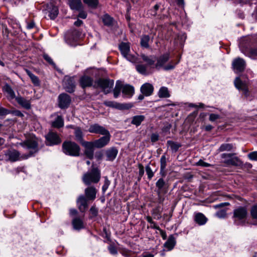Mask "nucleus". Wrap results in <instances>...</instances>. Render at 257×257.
<instances>
[{
	"label": "nucleus",
	"mask_w": 257,
	"mask_h": 257,
	"mask_svg": "<svg viewBox=\"0 0 257 257\" xmlns=\"http://www.w3.org/2000/svg\"><path fill=\"white\" fill-rule=\"evenodd\" d=\"M153 215L156 216L158 219L161 218V208L160 206H157L156 208L152 210Z\"/></svg>",
	"instance_id": "45"
},
{
	"label": "nucleus",
	"mask_w": 257,
	"mask_h": 257,
	"mask_svg": "<svg viewBox=\"0 0 257 257\" xmlns=\"http://www.w3.org/2000/svg\"><path fill=\"white\" fill-rule=\"evenodd\" d=\"M75 82L73 77L66 76L63 80V85L65 90L70 93L74 91Z\"/></svg>",
	"instance_id": "15"
},
{
	"label": "nucleus",
	"mask_w": 257,
	"mask_h": 257,
	"mask_svg": "<svg viewBox=\"0 0 257 257\" xmlns=\"http://www.w3.org/2000/svg\"><path fill=\"white\" fill-rule=\"evenodd\" d=\"M248 79H244L243 76L236 77L234 81L235 87L239 90L242 91L246 96L248 95Z\"/></svg>",
	"instance_id": "8"
},
{
	"label": "nucleus",
	"mask_w": 257,
	"mask_h": 257,
	"mask_svg": "<svg viewBox=\"0 0 257 257\" xmlns=\"http://www.w3.org/2000/svg\"><path fill=\"white\" fill-rule=\"evenodd\" d=\"M137 71L143 75H147L151 72L148 70V66L144 64H137L136 66Z\"/></svg>",
	"instance_id": "32"
},
{
	"label": "nucleus",
	"mask_w": 257,
	"mask_h": 257,
	"mask_svg": "<svg viewBox=\"0 0 257 257\" xmlns=\"http://www.w3.org/2000/svg\"><path fill=\"white\" fill-rule=\"evenodd\" d=\"M189 106L195 108H203L204 106V104L202 103H199L198 104L190 103Z\"/></svg>",
	"instance_id": "59"
},
{
	"label": "nucleus",
	"mask_w": 257,
	"mask_h": 257,
	"mask_svg": "<svg viewBox=\"0 0 257 257\" xmlns=\"http://www.w3.org/2000/svg\"><path fill=\"white\" fill-rule=\"evenodd\" d=\"M179 60L175 63L173 61H171L168 65L164 66L163 69L166 71L172 70L175 67V66L179 63Z\"/></svg>",
	"instance_id": "44"
},
{
	"label": "nucleus",
	"mask_w": 257,
	"mask_h": 257,
	"mask_svg": "<svg viewBox=\"0 0 257 257\" xmlns=\"http://www.w3.org/2000/svg\"><path fill=\"white\" fill-rule=\"evenodd\" d=\"M186 39V36L184 33H180L178 36V39L179 40V44L181 47H182L184 45V43Z\"/></svg>",
	"instance_id": "49"
},
{
	"label": "nucleus",
	"mask_w": 257,
	"mask_h": 257,
	"mask_svg": "<svg viewBox=\"0 0 257 257\" xmlns=\"http://www.w3.org/2000/svg\"><path fill=\"white\" fill-rule=\"evenodd\" d=\"M69 6L73 10H80L83 8L81 0H69Z\"/></svg>",
	"instance_id": "31"
},
{
	"label": "nucleus",
	"mask_w": 257,
	"mask_h": 257,
	"mask_svg": "<svg viewBox=\"0 0 257 257\" xmlns=\"http://www.w3.org/2000/svg\"><path fill=\"white\" fill-rule=\"evenodd\" d=\"M158 95L160 98H168L170 96L169 90L166 87H161L159 89Z\"/></svg>",
	"instance_id": "34"
},
{
	"label": "nucleus",
	"mask_w": 257,
	"mask_h": 257,
	"mask_svg": "<svg viewBox=\"0 0 257 257\" xmlns=\"http://www.w3.org/2000/svg\"><path fill=\"white\" fill-rule=\"evenodd\" d=\"M150 41V37L148 35H144L143 36L141 40V46L145 48H148L149 42Z\"/></svg>",
	"instance_id": "40"
},
{
	"label": "nucleus",
	"mask_w": 257,
	"mask_h": 257,
	"mask_svg": "<svg viewBox=\"0 0 257 257\" xmlns=\"http://www.w3.org/2000/svg\"><path fill=\"white\" fill-rule=\"evenodd\" d=\"M90 211L93 216H96L97 215V210L95 207H91L90 209Z\"/></svg>",
	"instance_id": "62"
},
{
	"label": "nucleus",
	"mask_w": 257,
	"mask_h": 257,
	"mask_svg": "<svg viewBox=\"0 0 257 257\" xmlns=\"http://www.w3.org/2000/svg\"><path fill=\"white\" fill-rule=\"evenodd\" d=\"M240 50L245 56L253 60H257V35L243 37L239 42Z\"/></svg>",
	"instance_id": "1"
},
{
	"label": "nucleus",
	"mask_w": 257,
	"mask_h": 257,
	"mask_svg": "<svg viewBox=\"0 0 257 257\" xmlns=\"http://www.w3.org/2000/svg\"><path fill=\"white\" fill-rule=\"evenodd\" d=\"M220 118H221L220 115L219 114L211 113L209 114V119L210 121L213 122Z\"/></svg>",
	"instance_id": "53"
},
{
	"label": "nucleus",
	"mask_w": 257,
	"mask_h": 257,
	"mask_svg": "<svg viewBox=\"0 0 257 257\" xmlns=\"http://www.w3.org/2000/svg\"><path fill=\"white\" fill-rule=\"evenodd\" d=\"M170 58V55L167 53L160 56L157 60V62L156 64V67L160 68L161 67H164V65L167 62Z\"/></svg>",
	"instance_id": "26"
},
{
	"label": "nucleus",
	"mask_w": 257,
	"mask_h": 257,
	"mask_svg": "<svg viewBox=\"0 0 257 257\" xmlns=\"http://www.w3.org/2000/svg\"><path fill=\"white\" fill-rule=\"evenodd\" d=\"M100 178V172L97 168H93L90 172H88L84 174L83 176V181L86 185H89L91 183H97Z\"/></svg>",
	"instance_id": "5"
},
{
	"label": "nucleus",
	"mask_w": 257,
	"mask_h": 257,
	"mask_svg": "<svg viewBox=\"0 0 257 257\" xmlns=\"http://www.w3.org/2000/svg\"><path fill=\"white\" fill-rule=\"evenodd\" d=\"M45 138L46 143L48 146L56 145L61 142V140L59 135L53 132H50Z\"/></svg>",
	"instance_id": "9"
},
{
	"label": "nucleus",
	"mask_w": 257,
	"mask_h": 257,
	"mask_svg": "<svg viewBox=\"0 0 257 257\" xmlns=\"http://www.w3.org/2000/svg\"><path fill=\"white\" fill-rule=\"evenodd\" d=\"M167 145L171 149L172 152H176L180 147H181V145L178 143L173 142L172 141H168Z\"/></svg>",
	"instance_id": "36"
},
{
	"label": "nucleus",
	"mask_w": 257,
	"mask_h": 257,
	"mask_svg": "<svg viewBox=\"0 0 257 257\" xmlns=\"http://www.w3.org/2000/svg\"><path fill=\"white\" fill-rule=\"evenodd\" d=\"M161 162V173L165 170L166 167V158L165 155H163L160 159Z\"/></svg>",
	"instance_id": "48"
},
{
	"label": "nucleus",
	"mask_w": 257,
	"mask_h": 257,
	"mask_svg": "<svg viewBox=\"0 0 257 257\" xmlns=\"http://www.w3.org/2000/svg\"><path fill=\"white\" fill-rule=\"evenodd\" d=\"M165 181L163 178H160L156 183V186L158 188L157 191H160L165 185Z\"/></svg>",
	"instance_id": "46"
},
{
	"label": "nucleus",
	"mask_w": 257,
	"mask_h": 257,
	"mask_svg": "<svg viewBox=\"0 0 257 257\" xmlns=\"http://www.w3.org/2000/svg\"><path fill=\"white\" fill-rule=\"evenodd\" d=\"M3 91L7 94V97L9 100H13L17 98L15 93L12 87L8 84L3 87Z\"/></svg>",
	"instance_id": "25"
},
{
	"label": "nucleus",
	"mask_w": 257,
	"mask_h": 257,
	"mask_svg": "<svg viewBox=\"0 0 257 257\" xmlns=\"http://www.w3.org/2000/svg\"><path fill=\"white\" fill-rule=\"evenodd\" d=\"M78 17L84 19L87 17V14L84 11H81L79 14Z\"/></svg>",
	"instance_id": "64"
},
{
	"label": "nucleus",
	"mask_w": 257,
	"mask_h": 257,
	"mask_svg": "<svg viewBox=\"0 0 257 257\" xmlns=\"http://www.w3.org/2000/svg\"><path fill=\"white\" fill-rule=\"evenodd\" d=\"M158 194V201L159 203H162L165 199V198L161 195L160 191H157Z\"/></svg>",
	"instance_id": "60"
},
{
	"label": "nucleus",
	"mask_w": 257,
	"mask_h": 257,
	"mask_svg": "<svg viewBox=\"0 0 257 257\" xmlns=\"http://www.w3.org/2000/svg\"><path fill=\"white\" fill-rule=\"evenodd\" d=\"M87 200L88 199L83 195H80L78 197L77 203L79 209L81 212H83L87 209L88 207Z\"/></svg>",
	"instance_id": "20"
},
{
	"label": "nucleus",
	"mask_w": 257,
	"mask_h": 257,
	"mask_svg": "<svg viewBox=\"0 0 257 257\" xmlns=\"http://www.w3.org/2000/svg\"><path fill=\"white\" fill-rule=\"evenodd\" d=\"M88 131L91 133L98 134L101 135L105 134L106 133L109 132L103 126L100 125L97 123H95L90 125L88 128Z\"/></svg>",
	"instance_id": "17"
},
{
	"label": "nucleus",
	"mask_w": 257,
	"mask_h": 257,
	"mask_svg": "<svg viewBox=\"0 0 257 257\" xmlns=\"http://www.w3.org/2000/svg\"><path fill=\"white\" fill-rule=\"evenodd\" d=\"M43 57L46 61H47L49 64H51L53 66H55V64L53 62L52 59L51 57L48 55L47 54H44Z\"/></svg>",
	"instance_id": "58"
},
{
	"label": "nucleus",
	"mask_w": 257,
	"mask_h": 257,
	"mask_svg": "<svg viewBox=\"0 0 257 257\" xmlns=\"http://www.w3.org/2000/svg\"><path fill=\"white\" fill-rule=\"evenodd\" d=\"M226 209H221L216 213V216L219 218H223L226 216Z\"/></svg>",
	"instance_id": "47"
},
{
	"label": "nucleus",
	"mask_w": 257,
	"mask_h": 257,
	"mask_svg": "<svg viewBox=\"0 0 257 257\" xmlns=\"http://www.w3.org/2000/svg\"><path fill=\"white\" fill-rule=\"evenodd\" d=\"M71 102V98L69 95L62 93L58 97V105L60 108L63 109L67 108Z\"/></svg>",
	"instance_id": "14"
},
{
	"label": "nucleus",
	"mask_w": 257,
	"mask_h": 257,
	"mask_svg": "<svg viewBox=\"0 0 257 257\" xmlns=\"http://www.w3.org/2000/svg\"><path fill=\"white\" fill-rule=\"evenodd\" d=\"M22 145L25 148L31 149L32 148V141L31 140H27L23 142Z\"/></svg>",
	"instance_id": "51"
},
{
	"label": "nucleus",
	"mask_w": 257,
	"mask_h": 257,
	"mask_svg": "<svg viewBox=\"0 0 257 257\" xmlns=\"http://www.w3.org/2000/svg\"><path fill=\"white\" fill-rule=\"evenodd\" d=\"M52 125L53 126L57 128L63 126L64 125V121L62 116H57L55 120L52 122Z\"/></svg>",
	"instance_id": "38"
},
{
	"label": "nucleus",
	"mask_w": 257,
	"mask_h": 257,
	"mask_svg": "<svg viewBox=\"0 0 257 257\" xmlns=\"http://www.w3.org/2000/svg\"><path fill=\"white\" fill-rule=\"evenodd\" d=\"M63 152L68 155L78 156L80 148L76 143L72 142H65L62 145Z\"/></svg>",
	"instance_id": "4"
},
{
	"label": "nucleus",
	"mask_w": 257,
	"mask_h": 257,
	"mask_svg": "<svg viewBox=\"0 0 257 257\" xmlns=\"http://www.w3.org/2000/svg\"><path fill=\"white\" fill-rule=\"evenodd\" d=\"M145 116L143 115H135L133 117L131 123L133 124L139 126L145 119Z\"/></svg>",
	"instance_id": "35"
},
{
	"label": "nucleus",
	"mask_w": 257,
	"mask_h": 257,
	"mask_svg": "<svg viewBox=\"0 0 257 257\" xmlns=\"http://www.w3.org/2000/svg\"><path fill=\"white\" fill-rule=\"evenodd\" d=\"M146 173L148 175V179L151 180L152 177L154 176V172H153L152 169L151 168L149 165H147L146 167Z\"/></svg>",
	"instance_id": "50"
},
{
	"label": "nucleus",
	"mask_w": 257,
	"mask_h": 257,
	"mask_svg": "<svg viewBox=\"0 0 257 257\" xmlns=\"http://www.w3.org/2000/svg\"><path fill=\"white\" fill-rule=\"evenodd\" d=\"M82 145L84 147V153L89 159H92L94 156V148L95 145L92 142H84Z\"/></svg>",
	"instance_id": "13"
},
{
	"label": "nucleus",
	"mask_w": 257,
	"mask_h": 257,
	"mask_svg": "<svg viewBox=\"0 0 257 257\" xmlns=\"http://www.w3.org/2000/svg\"><path fill=\"white\" fill-rule=\"evenodd\" d=\"M246 63L245 61L240 58L234 59L232 64V68L234 71L237 73L241 72L245 69Z\"/></svg>",
	"instance_id": "12"
},
{
	"label": "nucleus",
	"mask_w": 257,
	"mask_h": 257,
	"mask_svg": "<svg viewBox=\"0 0 257 257\" xmlns=\"http://www.w3.org/2000/svg\"><path fill=\"white\" fill-rule=\"evenodd\" d=\"M176 244L175 237L172 235H170L167 241L164 243V247L167 248L168 250H171Z\"/></svg>",
	"instance_id": "29"
},
{
	"label": "nucleus",
	"mask_w": 257,
	"mask_h": 257,
	"mask_svg": "<svg viewBox=\"0 0 257 257\" xmlns=\"http://www.w3.org/2000/svg\"><path fill=\"white\" fill-rule=\"evenodd\" d=\"M74 135L76 140L79 142L81 144H82V143H83L84 141H83V136L82 132L79 127L75 128Z\"/></svg>",
	"instance_id": "37"
},
{
	"label": "nucleus",
	"mask_w": 257,
	"mask_h": 257,
	"mask_svg": "<svg viewBox=\"0 0 257 257\" xmlns=\"http://www.w3.org/2000/svg\"><path fill=\"white\" fill-rule=\"evenodd\" d=\"M84 3L89 7L95 9L98 4V0H83Z\"/></svg>",
	"instance_id": "41"
},
{
	"label": "nucleus",
	"mask_w": 257,
	"mask_h": 257,
	"mask_svg": "<svg viewBox=\"0 0 257 257\" xmlns=\"http://www.w3.org/2000/svg\"><path fill=\"white\" fill-rule=\"evenodd\" d=\"M47 10L49 13L48 16L52 20L55 19L58 14V9L54 6L51 3L47 6Z\"/></svg>",
	"instance_id": "21"
},
{
	"label": "nucleus",
	"mask_w": 257,
	"mask_h": 257,
	"mask_svg": "<svg viewBox=\"0 0 257 257\" xmlns=\"http://www.w3.org/2000/svg\"><path fill=\"white\" fill-rule=\"evenodd\" d=\"M247 210L246 207L239 206L233 211V220L237 225H243L246 221Z\"/></svg>",
	"instance_id": "3"
},
{
	"label": "nucleus",
	"mask_w": 257,
	"mask_h": 257,
	"mask_svg": "<svg viewBox=\"0 0 257 257\" xmlns=\"http://www.w3.org/2000/svg\"><path fill=\"white\" fill-rule=\"evenodd\" d=\"M121 91L124 98H131L134 93V88L130 85H123L121 81L117 80L113 91L114 97L117 98Z\"/></svg>",
	"instance_id": "2"
},
{
	"label": "nucleus",
	"mask_w": 257,
	"mask_h": 257,
	"mask_svg": "<svg viewBox=\"0 0 257 257\" xmlns=\"http://www.w3.org/2000/svg\"><path fill=\"white\" fill-rule=\"evenodd\" d=\"M104 104L107 106L119 109H128L131 108L133 106L131 104H120L112 101H105Z\"/></svg>",
	"instance_id": "18"
},
{
	"label": "nucleus",
	"mask_w": 257,
	"mask_h": 257,
	"mask_svg": "<svg viewBox=\"0 0 257 257\" xmlns=\"http://www.w3.org/2000/svg\"><path fill=\"white\" fill-rule=\"evenodd\" d=\"M85 194L88 200H93L96 198V190L93 187H89L85 189Z\"/></svg>",
	"instance_id": "24"
},
{
	"label": "nucleus",
	"mask_w": 257,
	"mask_h": 257,
	"mask_svg": "<svg viewBox=\"0 0 257 257\" xmlns=\"http://www.w3.org/2000/svg\"><path fill=\"white\" fill-rule=\"evenodd\" d=\"M33 85L35 86H39L40 81L38 78L33 75Z\"/></svg>",
	"instance_id": "63"
},
{
	"label": "nucleus",
	"mask_w": 257,
	"mask_h": 257,
	"mask_svg": "<svg viewBox=\"0 0 257 257\" xmlns=\"http://www.w3.org/2000/svg\"><path fill=\"white\" fill-rule=\"evenodd\" d=\"M108 249L110 253L112 254L115 255L117 253V250L115 246L110 245L108 246Z\"/></svg>",
	"instance_id": "57"
},
{
	"label": "nucleus",
	"mask_w": 257,
	"mask_h": 257,
	"mask_svg": "<svg viewBox=\"0 0 257 257\" xmlns=\"http://www.w3.org/2000/svg\"><path fill=\"white\" fill-rule=\"evenodd\" d=\"M17 101L23 107L29 108L30 107V104L29 101L21 97L16 98Z\"/></svg>",
	"instance_id": "39"
},
{
	"label": "nucleus",
	"mask_w": 257,
	"mask_h": 257,
	"mask_svg": "<svg viewBox=\"0 0 257 257\" xmlns=\"http://www.w3.org/2000/svg\"><path fill=\"white\" fill-rule=\"evenodd\" d=\"M72 225L74 229L76 230L84 228L83 222L79 217H75L73 219Z\"/></svg>",
	"instance_id": "30"
},
{
	"label": "nucleus",
	"mask_w": 257,
	"mask_h": 257,
	"mask_svg": "<svg viewBox=\"0 0 257 257\" xmlns=\"http://www.w3.org/2000/svg\"><path fill=\"white\" fill-rule=\"evenodd\" d=\"M232 155L231 154H223L222 157L223 158H228L226 161V163L228 165H231L233 166H239L241 164V162L237 157H232Z\"/></svg>",
	"instance_id": "19"
},
{
	"label": "nucleus",
	"mask_w": 257,
	"mask_h": 257,
	"mask_svg": "<svg viewBox=\"0 0 257 257\" xmlns=\"http://www.w3.org/2000/svg\"><path fill=\"white\" fill-rule=\"evenodd\" d=\"M92 79L88 76H83L80 79V84L82 88L90 86L92 84Z\"/></svg>",
	"instance_id": "27"
},
{
	"label": "nucleus",
	"mask_w": 257,
	"mask_h": 257,
	"mask_svg": "<svg viewBox=\"0 0 257 257\" xmlns=\"http://www.w3.org/2000/svg\"><path fill=\"white\" fill-rule=\"evenodd\" d=\"M141 91L144 95L146 96H150L154 91V87L151 84L146 83L142 86Z\"/></svg>",
	"instance_id": "22"
},
{
	"label": "nucleus",
	"mask_w": 257,
	"mask_h": 257,
	"mask_svg": "<svg viewBox=\"0 0 257 257\" xmlns=\"http://www.w3.org/2000/svg\"><path fill=\"white\" fill-rule=\"evenodd\" d=\"M250 214L253 218L257 219V205L252 206L250 210Z\"/></svg>",
	"instance_id": "52"
},
{
	"label": "nucleus",
	"mask_w": 257,
	"mask_h": 257,
	"mask_svg": "<svg viewBox=\"0 0 257 257\" xmlns=\"http://www.w3.org/2000/svg\"><path fill=\"white\" fill-rule=\"evenodd\" d=\"M109 185H110V182L108 180V179L106 177L105 178L104 184H103V185L102 186V190L103 192L104 193L106 191V190L108 189V186H109Z\"/></svg>",
	"instance_id": "54"
},
{
	"label": "nucleus",
	"mask_w": 257,
	"mask_h": 257,
	"mask_svg": "<svg viewBox=\"0 0 257 257\" xmlns=\"http://www.w3.org/2000/svg\"><path fill=\"white\" fill-rule=\"evenodd\" d=\"M196 165L197 166H200L204 167H208L210 166V164L204 162L202 160H200L198 162L196 163Z\"/></svg>",
	"instance_id": "56"
},
{
	"label": "nucleus",
	"mask_w": 257,
	"mask_h": 257,
	"mask_svg": "<svg viewBox=\"0 0 257 257\" xmlns=\"http://www.w3.org/2000/svg\"><path fill=\"white\" fill-rule=\"evenodd\" d=\"M141 58L143 61L147 63V66H151L153 65L155 62V57L153 56H147L145 54H142L141 55Z\"/></svg>",
	"instance_id": "33"
},
{
	"label": "nucleus",
	"mask_w": 257,
	"mask_h": 257,
	"mask_svg": "<svg viewBox=\"0 0 257 257\" xmlns=\"http://www.w3.org/2000/svg\"><path fill=\"white\" fill-rule=\"evenodd\" d=\"M114 81L109 79H99L95 83L97 87L102 89L107 94L109 93L113 86Z\"/></svg>",
	"instance_id": "7"
},
{
	"label": "nucleus",
	"mask_w": 257,
	"mask_h": 257,
	"mask_svg": "<svg viewBox=\"0 0 257 257\" xmlns=\"http://www.w3.org/2000/svg\"><path fill=\"white\" fill-rule=\"evenodd\" d=\"M103 137H101L99 139L92 142L95 145V147L97 148H101L106 146L110 142L111 135L109 132L106 133L105 134L102 135Z\"/></svg>",
	"instance_id": "11"
},
{
	"label": "nucleus",
	"mask_w": 257,
	"mask_h": 257,
	"mask_svg": "<svg viewBox=\"0 0 257 257\" xmlns=\"http://www.w3.org/2000/svg\"><path fill=\"white\" fill-rule=\"evenodd\" d=\"M159 139V135L157 134H153L151 137V141L153 143L156 142Z\"/></svg>",
	"instance_id": "61"
},
{
	"label": "nucleus",
	"mask_w": 257,
	"mask_h": 257,
	"mask_svg": "<svg viewBox=\"0 0 257 257\" xmlns=\"http://www.w3.org/2000/svg\"><path fill=\"white\" fill-rule=\"evenodd\" d=\"M194 221L199 225H203L207 221V218L205 215L200 212H197L194 213Z\"/></svg>",
	"instance_id": "23"
},
{
	"label": "nucleus",
	"mask_w": 257,
	"mask_h": 257,
	"mask_svg": "<svg viewBox=\"0 0 257 257\" xmlns=\"http://www.w3.org/2000/svg\"><path fill=\"white\" fill-rule=\"evenodd\" d=\"M80 33L77 30L68 32L65 35L67 43L71 46H74V43L77 41L80 36Z\"/></svg>",
	"instance_id": "10"
},
{
	"label": "nucleus",
	"mask_w": 257,
	"mask_h": 257,
	"mask_svg": "<svg viewBox=\"0 0 257 257\" xmlns=\"http://www.w3.org/2000/svg\"><path fill=\"white\" fill-rule=\"evenodd\" d=\"M118 151L115 148H111L106 152V160L113 161L116 157Z\"/></svg>",
	"instance_id": "28"
},
{
	"label": "nucleus",
	"mask_w": 257,
	"mask_h": 257,
	"mask_svg": "<svg viewBox=\"0 0 257 257\" xmlns=\"http://www.w3.org/2000/svg\"><path fill=\"white\" fill-rule=\"evenodd\" d=\"M102 21L105 25L110 26L112 24L113 19L108 15H105L102 17Z\"/></svg>",
	"instance_id": "42"
},
{
	"label": "nucleus",
	"mask_w": 257,
	"mask_h": 257,
	"mask_svg": "<svg viewBox=\"0 0 257 257\" xmlns=\"http://www.w3.org/2000/svg\"><path fill=\"white\" fill-rule=\"evenodd\" d=\"M119 49L124 58L132 63H137V58L135 55L131 54L130 44L121 42L119 45Z\"/></svg>",
	"instance_id": "6"
},
{
	"label": "nucleus",
	"mask_w": 257,
	"mask_h": 257,
	"mask_svg": "<svg viewBox=\"0 0 257 257\" xmlns=\"http://www.w3.org/2000/svg\"><path fill=\"white\" fill-rule=\"evenodd\" d=\"M31 151H30L29 155L27 156L26 157H21L19 152L16 150H13L11 151H9L6 155L9 157V159L12 162H16L19 161L21 159V158L23 159H27L28 157H30L31 155Z\"/></svg>",
	"instance_id": "16"
},
{
	"label": "nucleus",
	"mask_w": 257,
	"mask_h": 257,
	"mask_svg": "<svg viewBox=\"0 0 257 257\" xmlns=\"http://www.w3.org/2000/svg\"><path fill=\"white\" fill-rule=\"evenodd\" d=\"M248 157L251 160H257V151L251 152L248 154Z\"/></svg>",
	"instance_id": "55"
},
{
	"label": "nucleus",
	"mask_w": 257,
	"mask_h": 257,
	"mask_svg": "<svg viewBox=\"0 0 257 257\" xmlns=\"http://www.w3.org/2000/svg\"><path fill=\"white\" fill-rule=\"evenodd\" d=\"M233 148V146L229 144H223L218 149L219 152L229 151Z\"/></svg>",
	"instance_id": "43"
}]
</instances>
